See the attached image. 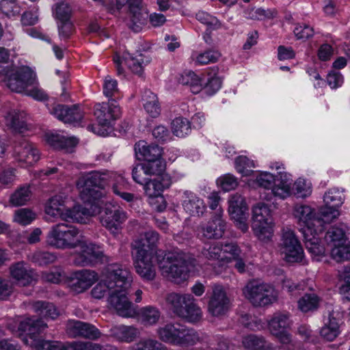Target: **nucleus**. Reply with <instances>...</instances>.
<instances>
[{
	"label": "nucleus",
	"instance_id": "nucleus-1",
	"mask_svg": "<svg viewBox=\"0 0 350 350\" xmlns=\"http://www.w3.org/2000/svg\"><path fill=\"white\" fill-rule=\"evenodd\" d=\"M159 241V234L155 230H149L144 233V238L135 240L131 244L133 250H137L140 245L143 250L156 256L159 267L163 276L176 283L185 281L189 277V266L193 258L181 250L165 252L157 250Z\"/></svg>",
	"mask_w": 350,
	"mask_h": 350
},
{
	"label": "nucleus",
	"instance_id": "nucleus-2",
	"mask_svg": "<svg viewBox=\"0 0 350 350\" xmlns=\"http://www.w3.org/2000/svg\"><path fill=\"white\" fill-rule=\"evenodd\" d=\"M100 281L92 289V296L98 299L103 298L116 287L126 288L133 282L130 271L125 267L113 263L107 265L102 271Z\"/></svg>",
	"mask_w": 350,
	"mask_h": 350
},
{
	"label": "nucleus",
	"instance_id": "nucleus-3",
	"mask_svg": "<svg viewBox=\"0 0 350 350\" xmlns=\"http://www.w3.org/2000/svg\"><path fill=\"white\" fill-rule=\"evenodd\" d=\"M46 327L47 324L41 318L31 317L20 322L18 330L25 334L22 339L23 342L36 350H64V343L61 342L37 338Z\"/></svg>",
	"mask_w": 350,
	"mask_h": 350
},
{
	"label": "nucleus",
	"instance_id": "nucleus-4",
	"mask_svg": "<svg viewBox=\"0 0 350 350\" xmlns=\"http://www.w3.org/2000/svg\"><path fill=\"white\" fill-rule=\"evenodd\" d=\"M46 241L56 249H73L80 245V232L74 226L59 223L51 226Z\"/></svg>",
	"mask_w": 350,
	"mask_h": 350
},
{
	"label": "nucleus",
	"instance_id": "nucleus-5",
	"mask_svg": "<svg viewBox=\"0 0 350 350\" xmlns=\"http://www.w3.org/2000/svg\"><path fill=\"white\" fill-rule=\"evenodd\" d=\"M0 80L5 82L12 91L24 93L29 86L33 85L34 77L29 68L0 66Z\"/></svg>",
	"mask_w": 350,
	"mask_h": 350
},
{
	"label": "nucleus",
	"instance_id": "nucleus-6",
	"mask_svg": "<svg viewBox=\"0 0 350 350\" xmlns=\"http://www.w3.org/2000/svg\"><path fill=\"white\" fill-rule=\"evenodd\" d=\"M246 299L256 307H263L277 300V293L273 286L253 280L249 282L243 289Z\"/></svg>",
	"mask_w": 350,
	"mask_h": 350
},
{
	"label": "nucleus",
	"instance_id": "nucleus-7",
	"mask_svg": "<svg viewBox=\"0 0 350 350\" xmlns=\"http://www.w3.org/2000/svg\"><path fill=\"white\" fill-rule=\"evenodd\" d=\"M107 183V175L99 172H92L81 178L77 183L80 189V196L84 202L92 203L99 199Z\"/></svg>",
	"mask_w": 350,
	"mask_h": 350
},
{
	"label": "nucleus",
	"instance_id": "nucleus-8",
	"mask_svg": "<svg viewBox=\"0 0 350 350\" xmlns=\"http://www.w3.org/2000/svg\"><path fill=\"white\" fill-rule=\"evenodd\" d=\"M252 230L261 241L269 240L273 234V221L270 208L264 203H258L252 209Z\"/></svg>",
	"mask_w": 350,
	"mask_h": 350
},
{
	"label": "nucleus",
	"instance_id": "nucleus-9",
	"mask_svg": "<svg viewBox=\"0 0 350 350\" xmlns=\"http://www.w3.org/2000/svg\"><path fill=\"white\" fill-rule=\"evenodd\" d=\"M45 213L53 217L60 218L64 221H76L81 222L83 218L81 214L85 215L87 209L81 206H75L72 208L66 207L64 198L62 196H54L49 199Z\"/></svg>",
	"mask_w": 350,
	"mask_h": 350
},
{
	"label": "nucleus",
	"instance_id": "nucleus-10",
	"mask_svg": "<svg viewBox=\"0 0 350 350\" xmlns=\"http://www.w3.org/2000/svg\"><path fill=\"white\" fill-rule=\"evenodd\" d=\"M131 284L126 288L116 287L107 299L108 304L111 309L123 317H133L136 314V310L133 304L130 301L127 297L129 289Z\"/></svg>",
	"mask_w": 350,
	"mask_h": 350
},
{
	"label": "nucleus",
	"instance_id": "nucleus-11",
	"mask_svg": "<svg viewBox=\"0 0 350 350\" xmlns=\"http://www.w3.org/2000/svg\"><path fill=\"white\" fill-rule=\"evenodd\" d=\"M230 300L224 288L219 284L213 286L208 302V312L214 317L225 316L230 308Z\"/></svg>",
	"mask_w": 350,
	"mask_h": 350
},
{
	"label": "nucleus",
	"instance_id": "nucleus-12",
	"mask_svg": "<svg viewBox=\"0 0 350 350\" xmlns=\"http://www.w3.org/2000/svg\"><path fill=\"white\" fill-rule=\"evenodd\" d=\"M134 267L137 273L144 280H154L156 271L152 262L154 256L142 249L140 245L137 246V250H133Z\"/></svg>",
	"mask_w": 350,
	"mask_h": 350
},
{
	"label": "nucleus",
	"instance_id": "nucleus-13",
	"mask_svg": "<svg viewBox=\"0 0 350 350\" xmlns=\"http://www.w3.org/2000/svg\"><path fill=\"white\" fill-rule=\"evenodd\" d=\"M281 251L288 262H299L304 258L303 248L295 233L290 230L283 232Z\"/></svg>",
	"mask_w": 350,
	"mask_h": 350
},
{
	"label": "nucleus",
	"instance_id": "nucleus-14",
	"mask_svg": "<svg viewBox=\"0 0 350 350\" xmlns=\"http://www.w3.org/2000/svg\"><path fill=\"white\" fill-rule=\"evenodd\" d=\"M226 227L222 219V211L219 209L207 223L201 224L198 228V234L206 239H218L222 237Z\"/></svg>",
	"mask_w": 350,
	"mask_h": 350
},
{
	"label": "nucleus",
	"instance_id": "nucleus-15",
	"mask_svg": "<svg viewBox=\"0 0 350 350\" xmlns=\"http://www.w3.org/2000/svg\"><path fill=\"white\" fill-rule=\"evenodd\" d=\"M321 226L317 228H310V227L301 228V232L306 249L311 254L314 260L317 261L321 260L324 256L325 248L321 245L319 234L322 231Z\"/></svg>",
	"mask_w": 350,
	"mask_h": 350
},
{
	"label": "nucleus",
	"instance_id": "nucleus-16",
	"mask_svg": "<svg viewBox=\"0 0 350 350\" xmlns=\"http://www.w3.org/2000/svg\"><path fill=\"white\" fill-rule=\"evenodd\" d=\"M129 5V21L127 25L134 32H139L146 25L148 16L142 0H126Z\"/></svg>",
	"mask_w": 350,
	"mask_h": 350
},
{
	"label": "nucleus",
	"instance_id": "nucleus-17",
	"mask_svg": "<svg viewBox=\"0 0 350 350\" xmlns=\"http://www.w3.org/2000/svg\"><path fill=\"white\" fill-rule=\"evenodd\" d=\"M113 61L118 75L124 73L122 64H124L133 73L142 76L144 72V67L150 62V59L145 57L142 53H139L135 57L129 53H125L122 57L116 56Z\"/></svg>",
	"mask_w": 350,
	"mask_h": 350
},
{
	"label": "nucleus",
	"instance_id": "nucleus-18",
	"mask_svg": "<svg viewBox=\"0 0 350 350\" xmlns=\"http://www.w3.org/2000/svg\"><path fill=\"white\" fill-rule=\"evenodd\" d=\"M94 115L100 126H109L113 121L120 117L121 111L116 100L111 98L107 103L96 104Z\"/></svg>",
	"mask_w": 350,
	"mask_h": 350
},
{
	"label": "nucleus",
	"instance_id": "nucleus-19",
	"mask_svg": "<svg viewBox=\"0 0 350 350\" xmlns=\"http://www.w3.org/2000/svg\"><path fill=\"white\" fill-rule=\"evenodd\" d=\"M103 252L99 247L92 243H83L81 245V251L77 254L74 258V264L77 266H91L98 261H104Z\"/></svg>",
	"mask_w": 350,
	"mask_h": 350
},
{
	"label": "nucleus",
	"instance_id": "nucleus-20",
	"mask_svg": "<svg viewBox=\"0 0 350 350\" xmlns=\"http://www.w3.org/2000/svg\"><path fill=\"white\" fill-rule=\"evenodd\" d=\"M126 219V213L120 207L107 206L101 213L100 220L103 226L116 234Z\"/></svg>",
	"mask_w": 350,
	"mask_h": 350
},
{
	"label": "nucleus",
	"instance_id": "nucleus-21",
	"mask_svg": "<svg viewBox=\"0 0 350 350\" xmlns=\"http://www.w3.org/2000/svg\"><path fill=\"white\" fill-rule=\"evenodd\" d=\"M344 194L338 189L333 188L326 192L323 200L327 206L321 211L324 221L329 222L336 218L338 215L336 208L339 207L344 200Z\"/></svg>",
	"mask_w": 350,
	"mask_h": 350
},
{
	"label": "nucleus",
	"instance_id": "nucleus-22",
	"mask_svg": "<svg viewBox=\"0 0 350 350\" xmlns=\"http://www.w3.org/2000/svg\"><path fill=\"white\" fill-rule=\"evenodd\" d=\"M15 159L21 163L31 165L40 159V153L32 143L23 139L15 144L13 151Z\"/></svg>",
	"mask_w": 350,
	"mask_h": 350
},
{
	"label": "nucleus",
	"instance_id": "nucleus-23",
	"mask_svg": "<svg viewBox=\"0 0 350 350\" xmlns=\"http://www.w3.org/2000/svg\"><path fill=\"white\" fill-rule=\"evenodd\" d=\"M98 280V274L93 270L83 269L74 272L70 278L69 286L77 293L89 288Z\"/></svg>",
	"mask_w": 350,
	"mask_h": 350
},
{
	"label": "nucleus",
	"instance_id": "nucleus-24",
	"mask_svg": "<svg viewBox=\"0 0 350 350\" xmlns=\"http://www.w3.org/2000/svg\"><path fill=\"white\" fill-rule=\"evenodd\" d=\"M66 332L72 338L82 337L91 340L100 338V331L94 325L80 321L69 320L66 324Z\"/></svg>",
	"mask_w": 350,
	"mask_h": 350
},
{
	"label": "nucleus",
	"instance_id": "nucleus-25",
	"mask_svg": "<svg viewBox=\"0 0 350 350\" xmlns=\"http://www.w3.org/2000/svg\"><path fill=\"white\" fill-rule=\"evenodd\" d=\"M10 273L12 279L21 286H26L36 280V273L31 267L24 261L13 263L10 267Z\"/></svg>",
	"mask_w": 350,
	"mask_h": 350
},
{
	"label": "nucleus",
	"instance_id": "nucleus-26",
	"mask_svg": "<svg viewBox=\"0 0 350 350\" xmlns=\"http://www.w3.org/2000/svg\"><path fill=\"white\" fill-rule=\"evenodd\" d=\"M50 113L65 123H72L83 118V113L78 105L68 107L64 105H53L49 108Z\"/></svg>",
	"mask_w": 350,
	"mask_h": 350
},
{
	"label": "nucleus",
	"instance_id": "nucleus-27",
	"mask_svg": "<svg viewBox=\"0 0 350 350\" xmlns=\"http://www.w3.org/2000/svg\"><path fill=\"white\" fill-rule=\"evenodd\" d=\"M182 206L184 210L191 216H202L206 209L204 200L188 190L183 193Z\"/></svg>",
	"mask_w": 350,
	"mask_h": 350
},
{
	"label": "nucleus",
	"instance_id": "nucleus-28",
	"mask_svg": "<svg viewBox=\"0 0 350 350\" xmlns=\"http://www.w3.org/2000/svg\"><path fill=\"white\" fill-rule=\"evenodd\" d=\"M293 214L301 228L310 227L317 228L320 226L321 221L314 218V213L310 206L305 204H296L294 206Z\"/></svg>",
	"mask_w": 350,
	"mask_h": 350
},
{
	"label": "nucleus",
	"instance_id": "nucleus-29",
	"mask_svg": "<svg viewBox=\"0 0 350 350\" xmlns=\"http://www.w3.org/2000/svg\"><path fill=\"white\" fill-rule=\"evenodd\" d=\"M183 325L179 323H168L159 327L157 329V333L161 341L178 345Z\"/></svg>",
	"mask_w": 350,
	"mask_h": 350
},
{
	"label": "nucleus",
	"instance_id": "nucleus-30",
	"mask_svg": "<svg viewBox=\"0 0 350 350\" xmlns=\"http://www.w3.org/2000/svg\"><path fill=\"white\" fill-rule=\"evenodd\" d=\"M202 256L215 264L213 267L217 273L224 270L222 258V243H215L204 247L201 251Z\"/></svg>",
	"mask_w": 350,
	"mask_h": 350
},
{
	"label": "nucleus",
	"instance_id": "nucleus-31",
	"mask_svg": "<svg viewBox=\"0 0 350 350\" xmlns=\"http://www.w3.org/2000/svg\"><path fill=\"white\" fill-rule=\"evenodd\" d=\"M135 151L139 159L146 161L161 159L162 148L157 144H148L145 141H139L135 145Z\"/></svg>",
	"mask_w": 350,
	"mask_h": 350
},
{
	"label": "nucleus",
	"instance_id": "nucleus-32",
	"mask_svg": "<svg viewBox=\"0 0 350 350\" xmlns=\"http://www.w3.org/2000/svg\"><path fill=\"white\" fill-rule=\"evenodd\" d=\"M338 315V313L336 314L332 311L329 313L327 318L325 319L324 325L321 329L320 334L327 340L333 341L340 332Z\"/></svg>",
	"mask_w": 350,
	"mask_h": 350
},
{
	"label": "nucleus",
	"instance_id": "nucleus-33",
	"mask_svg": "<svg viewBox=\"0 0 350 350\" xmlns=\"http://www.w3.org/2000/svg\"><path fill=\"white\" fill-rule=\"evenodd\" d=\"M192 295L191 294H178L175 293H170L166 297V303L170 308L177 316L181 317L185 312V306L188 301H191Z\"/></svg>",
	"mask_w": 350,
	"mask_h": 350
},
{
	"label": "nucleus",
	"instance_id": "nucleus-34",
	"mask_svg": "<svg viewBox=\"0 0 350 350\" xmlns=\"http://www.w3.org/2000/svg\"><path fill=\"white\" fill-rule=\"evenodd\" d=\"M7 126L14 132L22 133L28 129L26 121V114L23 111L12 110L5 116Z\"/></svg>",
	"mask_w": 350,
	"mask_h": 350
},
{
	"label": "nucleus",
	"instance_id": "nucleus-35",
	"mask_svg": "<svg viewBox=\"0 0 350 350\" xmlns=\"http://www.w3.org/2000/svg\"><path fill=\"white\" fill-rule=\"evenodd\" d=\"M291 325L288 313L275 312L268 322L270 332L273 334H280L287 330Z\"/></svg>",
	"mask_w": 350,
	"mask_h": 350
},
{
	"label": "nucleus",
	"instance_id": "nucleus-36",
	"mask_svg": "<svg viewBox=\"0 0 350 350\" xmlns=\"http://www.w3.org/2000/svg\"><path fill=\"white\" fill-rule=\"evenodd\" d=\"M47 142L54 148L70 152L78 144L75 137H66L59 134H51L47 136Z\"/></svg>",
	"mask_w": 350,
	"mask_h": 350
},
{
	"label": "nucleus",
	"instance_id": "nucleus-37",
	"mask_svg": "<svg viewBox=\"0 0 350 350\" xmlns=\"http://www.w3.org/2000/svg\"><path fill=\"white\" fill-rule=\"evenodd\" d=\"M242 344L247 350H276V349L264 337L254 334L248 335L243 338Z\"/></svg>",
	"mask_w": 350,
	"mask_h": 350
},
{
	"label": "nucleus",
	"instance_id": "nucleus-38",
	"mask_svg": "<svg viewBox=\"0 0 350 350\" xmlns=\"http://www.w3.org/2000/svg\"><path fill=\"white\" fill-rule=\"evenodd\" d=\"M161 312L157 307L147 306L142 307L138 312V319L144 326H152L158 323Z\"/></svg>",
	"mask_w": 350,
	"mask_h": 350
},
{
	"label": "nucleus",
	"instance_id": "nucleus-39",
	"mask_svg": "<svg viewBox=\"0 0 350 350\" xmlns=\"http://www.w3.org/2000/svg\"><path fill=\"white\" fill-rule=\"evenodd\" d=\"M113 335L120 341L131 342L139 336L140 332L134 326L118 325L112 329Z\"/></svg>",
	"mask_w": 350,
	"mask_h": 350
},
{
	"label": "nucleus",
	"instance_id": "nucleus-40",
	"mask_svg": "<svg viewBox=\"0 0 350 350\" xmlns=\"http://www.w3.org/2000/svg\"><path fill=\"white\" fill-rule=\"evenodd\" d=\"M33 309L41 317L45 319L54 320L57 319L59 312L57 308L51 303L43 301H38L33 304Z\"/></svg>",
	"mask_w": 350,
	"mask_h": 350
},
{
	"label": "nucleus",
	"instance_id": "nucleus-41",
	"mask_svg": "<svg viewBox=\"0 0 350 350\" xmlns=\"http://www.w3.org/2000/svg\"><path fill=\"white\" fill-rule=\"evenodd\" d=\"M142 100L145 110L151 117L159 116L161 108L156 94L150 90H146L142 96Z\"/></svg>",
	"mask_w": 350,
	"mask_h": 350
},
{
	"label": "nucleus",
	"instance_id": "nucleus-42",
	"mask_svg": "<svg viewBox=\"0 0 350 350\" xmlns=\"http://www.w3.org/2000/svg\"><path fill=\"white\" fill-rule=\"evenodd\" d=\"M31 194L29 186H21L10 196V202L14 206H23L30 200Z\"/></svg>",
	"mask_w": 350,
	"mask_h": 350
},
{
	"label": "nucleus",
	"instance_id": "nucleus-43",
	"mask_svg": "<svg viewBox=\"0 0 350 350\" xmlns=\"http://www.w3.org/2000/svg\"><path fill=\"white\" fill-rule=\"evenodd\" d=\"M320 298L314 293H306L297 301L298 309L303 312L316 310L319 306Z\"/></svg>",
	"mask_w": 350,
	"mask_h": 350
},
{
	"label": "nucleus",
	"instance_id": "nucleus-44",
	"mask_svg": "<svg viewBox=\"0 0 350 350\" xmlns=\"http://www.w3.org/2000/svg\"><path fill=\"white\" fill-rule=\"evenodd\" d=\"M178 81L184 85L190 86L191 91L194 94L200 92L204 84L202 80L192 71L182 75Z\"/></svg>",
	"mask_w": 350,
	"mask_h": 350
},
{
	"label": "nucleus",
	"instance_id": "nucleus-45",
	"mask_svg": "<svg viewBox=\"0 0 350 350\" xmlns=\"http://www.w3.org/2000/svg\"><path fill=\"white\" fill-rule=\"evenodd\" d=\"M242 251L239 246L235 243H222V258L224 270L226 269V265L233 262Z\"/></svg>",
	"mask_w": 350,
	"mask_h": 350
},
{
	"label": "nucleus",
	"instance_id": "nucleus-46",
	"mask_svg": "<svg viewBox=\"0 0 350 350\" xmlns=\"http://www.w3.org/2000/svg\"><path fill=\"white\" fill-rule=\"evenodd\" d=\"M196 299L192 296L191 301H188L185 306L184 314L181 318L186 319L189 322L196 323L202 319V312L201 308L195 303Z\"/></svg>",
	"mask_w": 350,
	"mask_h": 350
},
{
	"label": "nucleus",
	"instance_id": "nucleus-47",
	"mask_svg": "<svg viewBox=\"0 0 350 350\" xmlns=\"http://www.w3.org/2000/svg\"><path fill=\"white\" fill-rule=\"evenodd\" d=\"M325 239L332 246L346 242L347 240L345 230L339 226L330 228L325 235Z\"/></svg>",
	"mask_w": 350,
	"mask_h": 350
},
{
	"label": "nucleus",
	"instance_id": "nucleus-48",
	"mask_svg": "<svg viewBox=\"0 0 350 350\" xmlns=\"http://www.w3.org/2000/svg\"><path fill=\"white\" fill-rule=\"evenodd\" d=\"M221 57L217 51L208 50L204 52L193 55L192 58L197 65H206L217 62Z\"/></svg>",
	"mask_w": 350,
	"mask_h": 350
},
{
	"label": "nucleus",
	"instance_id": "nucleus-49",
	"mask_svg": "<svg viewBox=\"0 0 350 350\" xmlns=\"http://www.w3.org/2000/svg\"><path fill=\"white\" fill-rule=\"evenodd\" d=\"M172 131L177 137H183L191 131L190 123L186 118H176L172 122Z\"/></svg>",
	"mask_w": 350,
	"mask_h": 350
},
{
	"label": "nucleus",
	"instance_id": "nucleus-50",
	"mask_svg": "<svg viewBox=\"0 0 350 350\" xmlns=\"http://www.w3.org/2000/svg\"><path fill=\"white\" fill-rule=\"evenodd\" d=\"M178 345H193L200 340L199 333L193 328L183 325Z\"/></svg>",
	"mask_w": 350,
	"mask_h": 350
},
{
	"label": "nucleus",
	"instance_id": "nucleus-51",
	"mask_svg": "<svg viewBox=\"0 0 350 350\" xmlns=\"http://www.w3.org/2000/svg\"><path fill=\"white\" fill-rule=\"evenodd\" d=\"M229 202V212L232 218H236L238 215H243L244 213L245 202L243 196L236 193L231 196Z\"/></svg>",
	"mask_w": 350,
	"mask_h": 350
},
{
	"label": "nucleus",
	"instance_id": "nucleus-52",
	"mask_svg": "<svg viewBox=\"0 0 350 350\" xmlns=\"http://www.w3.org/2000/svg\"><path fill=\"white\" fill-rule=\"evenodd\" d=\"M331 255L338 262L349 259L350 257V247L348 241L333 245L331 250Z\"/></svg>",
	"mask_w": 350,
	"mask_h": 350
},
{
	"label": "nucleus",
	"instance_id": "nucleus-53",
	"mask_svg": "<svg viewBox=\"0 0 350 350\" xmlns=\"http://www.w3.org/2000/svg\"><path fill=\"white\" fill-rule=\"evenodd\" d=\"M246 18L252 20H263L265 18H272L275 16V12L270 10H264L262 8H248L245 11Z\"/></svg>",
	"mask_w": 350,
	"mask_h": 350
},
{
	"label": "nucleus",
	"instance_id": "nucleus-54",
	"mask_svg": "<svg viewBox=\"0 0 350 350\" xmlns=\"http://www.w3.org/2000/svg\"><path fill=\"white\" fill-rule=\"evenodd\" d=\"M144 189L149 198H157L161 195L164 185L157 179H150L144 185Z\"/></svg>",
	"mask_w": 350,
	"mask_h": 350
},
{
	"label": "nucleus",
	"instance_id": "nucleus-55",
	"mask_svg": "<svg viewBox=\"0 0 350 350\" xmlns=\"http://www.w3.org/2000/svg\"><path fill=\"white\" fill-rule=\"evenodd\" d=\"M135 347L137 350H169L161 342L150 338L141 339L136 343Z\"/></svg>",
	"mask_w": 350,
	"mask_h": 350
},
{
	"label": "nucleus",
	"instance_id": "nucleus-56",
	"mask_svg": "<svg viewBox=\"0 0 350 350\" xmlns=\"http://www.w3.org/2000/svg\"><path fill=\"white\" fill-rule=\"evenodd\" d=\"M0 10L8 17L14 16L21 12V7L16 0H1Z\"/></svg>",
	"mask_w": 350,
	"mask_h": 350
},
{
	"label": "nucleus",
	"instance_id": "nucleus-57",
	"mask_svg": "<svg viewBox=\"0 0 350 350\" xmlns=\"http://www.w3.org/2000/svg\"><path fill=\"white\" fill-rule=\"evenodd\" d=\"M143 164L150 176L160 175L165 169V163L161 158L146 161Z\"/></svg>",
	"mask_w": 350,
	"mask_h": 350
},
{
	"label": "nucleus",
	"instance_id": "nucleus-58",
	"mask_svg": "<svg viewBox=\"0 0 350 350\" xmlns=\"http://www.w3.org/2000/svg\"><path fill=\"white\" fill-rule=\"evenodd\" d=\"M57 259L56 256L48 252H36L31 258L33 262L40 266H44L54 262Z\"/></svg>",
	"mask_w": 350,
	"mask_h": 350
},
{
	"label": "nucleus",
	"instance_id": "nucleus-59",
	"mask_svg": "<svg viewBox=\"0 0 350 350\" xmlns=\"http://www.w3.org/2000/svg\"><path fill=\"white\" fill-rule=\"evenodd\" d=\"M132 177L135 183L142 185H144L150 180V175L148 174L143 163H138L133 167Z\"/></svg>",
	"mask_w": 350,
	"mask_h": 350
},
{
	"label": "nucleus",
	"instance_id": "nucleus-60",
	"mask_svg": "<svg viewBox=\"0 0 350 350\" xmlns=\"http://www.w3.org/2000/svg\"><path fill=\"white\" fill-rule=\"evenodd\" d=\"M100 345L91 342H72L64 344V350H101Z\"/></svg>",
	"mask_w": 350,
	"mask_h": 350
},
{
	"label": "nucleus",
	"instance_id": "nucleus-61",
	"mask_svg": "<svg viewBox=\"0 0 350 350\" xmlns=\"http://www.w3.org/2000/svg\"><path fill=\"white\" fill-rule=\"evenodd\" d=\"M254 167V161L245 156H239L235 159V167L237 170L245 176L249 175L250 172L252 171L251 168Z\"/></svg>",
	"mask_w": 350,
	"mask_h": 350
},
{
	"label": "nucleus",
	"instance_id": "nucleus-62",
	"mask_svg": "<svg viewBox=\"0 0 350 350\" xmlns=\"http://www.w3.org/2000/svg\"><path fill=\"white\" fill-rule=\"evenodd\" d=\"M35 219V214L29 209L21 208L14 214V221L23 226L29 224Z\"/></svg>",
	"mask_w": 350,
	"mask_h": 350
},
{
	"label": "nucleus",
	"instance_id": "nucleus-63",
	"mask_svg": "<svg viewBox=\"0 0 350 350\" xmlns=\"http://www.w3.org/2000/svg\"><path fill=\"white\" fill-rule=\"evenodd\" d=\"M103 93L107 97L110 98V99L119 93L117 81L112 79L110 76H107L105 78Z\"/></svg>",
	"mask_w": 350,
	"mask_h": 350
},
{
	"label": "nucleus",
	"instance_id": "nucleus-64",
	"mask_svg": "<svg viewBox=\"0 0 350 350\" xmlns=\"http://www.w3.org/2000/svg\"><path fill=\"white\" fill-rule=\"evenodd\" d=\"M295 193L298 197L306 198L312 192L311 184L304 178H298L294 183Z\"/></svg>",
	"mask_w": 350,
	"mask_h": 350
}]
</instances>
